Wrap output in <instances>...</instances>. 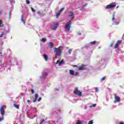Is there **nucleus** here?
Wrapping results in <instances>:
<instances>
[{
  "mask_svg": "<svg viewBox=\"0 0 124 124\" xmlns=\"http://www.w3.org/2000/svg\"><path fill=\"white\" fill-rule=\"evenodd\" d=\"M71 20H67L66 24L65 25V30L66 31H70V29H71Z\"/></svg>",
  "mask_w": 124,
  "mask_h": 124,
  "instance_id": "1",
  "label": "nucleus"
},
{
  "mask_svg": "<svg viewBox=\"0 0 124 124\" xmlns=\"http://www.w3.org/2000/svg\"><path fill=\"white\" fill-rule=\"evenodd\" d=\"M60 48H62V46H60L58 48H54V52L56 56H61L62 55V49Z\"/></svg>",
  "mask_w": 124,
  "mask_h": 124,
  "instance_id": "2",
  "label": "nucleus"
},
{
  "mask_svg": "<svg viewBox=\"0 0 124 124\" xmlns=\"http://www.w3.org/2000/svg\"><path fill=\"white\" fill-rule=\"evenodd\" d=\"M59 22H54L51 24V28L53 31H56L57 28H59Z\"/></svg>",
  "mask_w": 124,
  "mask_h": 124,
  "instance_id": "3",
  "label": "nucleus"
},
{
  "mask_svg": "<svg viewBox=\"0 0 124 124\" xmlns=\"http://www.w3.org/2000/svg\"><path fill=\"white\" fill-rule=\"evenodd\" d=\"M116 7V3L112 2V3H111L110 4L107 5L106 7V9H109L111 8H113V7Z\"/></svg>",
  "mask_w": 124,
  "mask_h": 124,
  "instance_id": "4",
  "label": "nucleus"
},
{
  "mask_svg": "<svg viewBox=\"0 0 124 124\" xmlns=\"http://www.w3.org/2000/svg\"><path fill=\"white\" fill-rule=\"evenodd\" d=\"M5 108H6V106H2L1 107V108H0V114L2 116H3V117L4 116V114H5L4 109H5Z\"/></svg>",
  "mask_w": 124,
  "mask_h": 124,
  "instance_id": "5",
  "label": "nucleus"
},
{
  "mask_svg": "<svg viewBox=\"0 0 124 124\" xmlns=\"http://www.w3.org/2000/svg\"><path fill=\"white\" fill-rule=\"evenodd\" d=\"M63 63H64V60H63V59L61 61V60H58L56 62L55 64L56 65H58V66H61V65H62V64H63Z\"/></svg>",
  "mask_w": 124,
  "mask_h": 124,
  "instance_id": "6",
  "label": "nucleus"
},
{
  "mask_svg": "<svg viewBox=\"0 0 124 124\" xmlns=\"http://www.w3.org/2000/svg\"><path fill=\"white\" fill-rule=\"evenodd\" d=\"M75 94H77L78 95H79V96H81L82 95V92L81 91H79L78 89H76L75 91L74 92Z\"/></svg>",
  "mask_w": 124,
  "mask_h": 124,
  "instance_id": "7",
  "label": "nucleus"
},
{
  "mask_svg": "<svg viewBox=\"0 0 124 124\" xmlns=\"http://www.w3.org/2000/svg\"><path fill=\"white\" fill-rule=\"evenodd\" d=\"M114 98H115V100L114 102V103H116V102H120L121 101V98L116 95V94L114 95Z\"/></svg>",
  "mask_w": 124,
  "mask_h": 124,
  "instance_id": "8",
  "label": "nucleus"
},
{
  "mask_svg": "<svg viewBox=\"0 0 124 124\" xmlns=\"http://www.w3.org/2000/svg\"><path fill=\"white\" fill-rule=\"evenodd\" d=\"M68 13V16L69 17L70 19H71V20H73V19H74V16H73V13L69 12Z\"/></svg>",
  "mask_w": 124,
  "mask_h": 124,
  "instance_id": "9",
  "label": "nucleus"
},
{
  "mask_svg": "<svg viewBox=\"0 0 124 124\" xmlns=\"http://www.w3.org/2000/svg\"><path fill=\"white\" fill-rule=\"evenodd\" d=\"M64 10V8H62L60 10H59L58 12V13L56 15V18H58L59 17V15L61 14L62 13V11H63Z\"/></svg>",
  "mask_w": 124,
  "mask_h": 124,
  "instance_id": "10",
  "label": "nucleus"
},
{
  "mask_svg": "<svg viewBox=\"0 0 124 124\" xmlns=\"http://www.w3.org/2000/svg\"><path fill=\"white\" fill-rule=\"evenodd\" d=\"M78 69L79 70H85L86 67H85V65L79 66L78 67Z\"/></svg>",
  "mask_w": 124,
  "mask_h": 124,
  "instance_id": "11",
  "label": "nucleus"
},
{
  "mask_svg": "<svg viewBox=\"0 0 124 124\" xmlns=\"http://www.w3.org/2000/svg\"><path fill=\"white\" fill-rule=\"evenodd\" d=\"M46 76H47V73H43L42 76L41 77V79H45Z\"/></svg>",
  "mask_w": 124,
  "mask_h": 124,
  "instance_id": "12",
  "label": "nucleus"
},
{
  "mask_svg": "<svg viewBox=\"0 0 124 124\" xmlns=\"http://www.w3.org/2000/svg\"><path fill=\"white\" fill-rule=\"evenodd\" d=\"M37 98H38V94H35L34 98L33 100V102H35L36 100H37Z\"/></svg>",
  "mask_w": 124,
  "mask_h": 124,
  "instance_id": "13",
  "label": "nucleus"
},
{
  "mask_svg": "<svg viewBox=\"0 0 124 124\" xmlns=\"http://www.w3.org/2000/svg\"><path fill=\"white\" fill-rule=\"evenodd\" d=\"M48 45H49V47L51 48L53 47V45H54V44H53V43H51V42H49L48 43Z\"/></svg>",
  "mask_w": 124,
  "mask_h": 124,
  "instance_id": "14",
  "label": "nucleus"
},
{
  "mask_svg": "<svg viewBox=\"0 0 124 124\" xmlns=\"http://www.w3.org/2000/svg\"><path fill=\"white\" fill-rule=\"evenodd\" d=\"M69 72H70V74H71V75H74V71H73L72 70H70Z\"/></svg>",
  "mask_w": 124,
  "mask_h": 124,
  "instance_id": "15",
  "label": "nucleus"
},
{
  "mask_svg": "<svg viewBox=\"0 0 124 124\" xmlns=\"http://www.w3.org/2000/svg\"><path fill=\"white\" fill-rule=\"evenodd\" d=\"M44 57L45 58V60L46 61V62H47V61H48V56H47L46 55H44Z\"/></svg>",
  "mask_w": 124,
  "mask_h": 124,
  "instance_id": "16",
  "label": "nucleus"
},
{
  "mask_svg": "<svg viewBox=\"0 0 124 124\" xmlns=\"http://www.w3.org/2000/svg\"><path fill=\"white\" fill-rule=\"evenodd\" d=\"M83 122L80 120H78V121L76 123V124H82Z\"/></svg>",
  "mask_w": 124,
  "mask_h": 124,
  "instance_id": "17",
  "label": "nucleus"
},
{
  "mask_svg": "<svg viewBox=\"0 0 124 124\" xmlns=\"http://www.w3.org/2000/svg\"><path fill=\"white\" fill-rule=\"evenodd\" d=\"M41 40L42 42H45L46 39V38H43Z\"/></svg>",
  "mask_w": 124,
  "mask_h": 124,
  "instance_id": "18",
  "label": "nucleus"
},
{
  "mask_svg": "<svg viewBox=\"0 0 124 124\" xmlns=\"http://www.w3.org/2000/svg\"><path fill=\"white\" fill-rule=\"evenodd\" d=\"M71 52H72V48H70L68 50V53L69 55L71 54Z\"/></svg>",
  "mask_w": 124,
  "mask_h": 124,
  "instance_id": "19",
  "label": "nucleus"
},
{
  "mask_svg": "<svg viewBox=\"0 0 124 124\" xmlns=\"http://www.w3.org/2000/svg\"><path fill=\"white\" fill-rule=\"evenodd\" d=\"M21 21H22V22H23L24 24H26V22H25V21H24V19H23V16H21Z\"/></svg>",
  "mask_w": 124,
  "mask_h": 124,
  "instance_id": "20",
  "label": "nucleus"
},
{
  "mask_svg": "<svg viewBox=\"0 0 124 124\" xmlns=\"http://www.w3.org/2000/svg\"><path fill=\"white\" fill-rule=\"evenodd\" d=\"M14 106L15 107V108H16V109H19V106L16 104H14Z\"/></svg>",
  "mask_w": 124,
  "mask_h": 124,
  "instance_id": "21",
  "label": "nucleus"
},
{
  "mask_svg": "<svg viewBox=\"0 0 124 124\" xmlns=\"http://www.w3.org/2000/svg\"><path fill=\"white\" fill-rule=\"evenodd\" d=\"M0 27H3V24H2V22L0 20Z\"/></svg>",
  "mask_w": 124,
  "mask_h": 124,
  "instance_id": "22",
  "label": "nucleus"
},
{
  "mask_svg": "<svg viewBox=\"0 0 124 124\" xmlns=\"http://www.w3.org/2000/svg\"><path fill=\"white\" fill-rule=\"evenodd\" d=\"M121 42H122V41H117L116 44H117V45H119L120 43H121Z\"/></svg>",
  "mask_w": 124,
  "mask_h": 124,
  "instance_id": "23",
  "label": "nucleus"
},
{
  "mask_svg": "<svg viewBox=\"0 0 124 124\" xmlns=\"http://www.w3.org/2000/svg\"><path fill=\"white\" fill-rule=\"evenodd\" d=\"M90 108H92V107H95V104H94L93 105H92L91 106H89Z\"/></svg>",
  "mask_w": 124,
  "mask_h": 124,
  "instance_id": "24",
  "label": "nucleus"
},
{
  "mask_svg": "<svg viewBox=\"0 0 124 124\" xmlns=\"http://www.w3.org/2000/svg\"><path fill=\"white\" fill-rule=\"evenodd\" d=\"M26 3H27V4H30V3H31V1H30L29 0H26Z\"/></svg>",
  "mask_w": 124,
  "mask_h": 124,
  "instance_id": "25",
  "label": "nucleus"
},
{
  "mask_svg": "<svg viewBox=\"0 0 124 124\" xmlns=\"http://www.w3.org/2000/svg\"><path fill=\"white\" fill-rule=\"evenodd\" d=\"M4 118H3V117H0V122H1L2 121H3V119Z\"/></svg>",
  "mask_w": 124,
  "mask_h": 124,
  "instance_id": "26",
  "label": "nucleus"
},
{
  "mask_svg": "<svg viewBox=\"0 0 124 124\" xmlns=\"http://www.w3.org/2000/svg\"><path fill=\"white\" fill-rule=\"evenodd\" d=\"M93 124V121H90L88 123V124Z\"/></svg>",
  "mask_w": 124,
  "mask_h": 124,
  "instance_id": "27",
  "label": "nucleus"
},
{
  "mask_svg": "<svg viewBox=\"0 0 124 124\" xmlns=\"http://www.w3.org/2000/svg\"><path fill=\"white\" fill-rule=\"evenodd\" d=\"M118 46H119V45H118L117 44H115V46H114V48L116 49L117 48H118Z\"/></svg>",
  "mask_w": 124,
  "mask_h": 124,
  "instance_id": "28",
  "label": "nucleus"
},
{
  "mask_svg": "<svg viewBox=\"0 0 124 124\" xmlns=\"http://www.w3.org/2000/svg\"><path fill=\"white\" fill-rule=\"evenodd\" d=\"M94 43H95V41L90 42V44H92L93 45H94Z\"/></svg>",
  "mask_w": 124,
  "mask_h": 124,
  "instance_id": "29",
  "label": "nucleus"
},
{
  "mask_svg": "<svg viewBox=\"0 0 124 124\" xmlns=\"http://www.w3.org/2000/svg\"><path fill=\"white\" fill-rule=\"evenodd\" d=\"M104 80H105V77H103V78L101 79V81H104Z\"/></svg>",
  "mask_w": 124,
  "mask_h": 124,
  "instance_id": "30",
  "label": "nucleus"
},
{
  "mask_svg": "<svg viewBox=\"0 0 124 124\" xmlns=\"http://www.w3.org/2000/svg\"><path fill=\"white\" fill-rule=\"evenodd\" d=\"M99 91V90H98V88H96L95 89V92H96V93H98Z\"/></svg>",
  "mask_w": 124,
  "mask_h": 124,
  "instance_id": "31",
  "label": "nucleus"
},
{
  "mask_svg": "<svg viewBox=\"0 0 124 124\" xmlns=\"http://www.w3.org/2000/svg\"><path fill=\"white\" fill-rule=\"evenodd\" d=\"M31 9L32 12H35V10H34V9H33V8L31 7Z\"/></svg>",
  "mask_w": 124,
  "mask_h": 124,
  "instance_id": "32",
  "label": "nucleus"
},
{
  "mask_svg": "<svg viewBox=\"0 0 124 124\" xmlns=\"http://www.w3.org/2000/svg\"><path fill=\"white\" fill-rule=\"evenodd\" d=\"M56 59H58V55H55V58L53 59V61H55Z\"/></svg>",
  "mask_w": 124,
  "mask_h": 124,
  "instance_id": "33",
  "label": "nucleus"
},
{
  "mask_svg": "<svg viewBox=\"0 0 124 124\" xmlns=\"http://www.w3.org/2000/svg\"><path fill=\"white\" fill-rule=\"evenodd\" d=\"M74 75L75 76H77V75H78V73H77V72L75 73V74H74Z\"/></svg>",
  "mask_w": 124,
  "mask_h": 124,
  "instance_id": "34",
  "label": "nucleus"
},
{
  "mask_svg": "<svg viewBox=\"0 0 124 124\" xmlns=\"http://www.w3.org/2000/svg\"><path fill=\"white\" fill-rule=\"evenodd\" d=\"M4 33H2V34H1L0 35V37H2V36H3V34H4Z\"/></svg>",
  "mask_w": 124,
  "mask_h": 124,
  "instance_id": "35",
  "label": "nucleus"
},
{
  "mask_svg": "<svg viewBox=\"0 0 124 124\" xmlns=\"http://www.w3.org/2000/svg\"><path fill=\"white\" fill-rule=\"evenodd\" d=\"M40 14H41V13H40V12H37V15H40Z\"/></svg>",
  "mask_w": 124,
  "mask_h": 124,
  "instance_id": "36",
  "label": "nucleus"
},
{
  "mask_svg": "<svg viewBox=\"0 0 124 124\" xmlns=\"http://www.w3.org/2000/svg\"><path fill=\"white\" fill-rule=\"evenodd\" d=\"M111 20H112V21H114V16H112Z\"/></svg>",
  "mask_w": 124,
  "mask_h": 124,
  "instance_id": "37",
  "label": "nucleus"
},
{
  "mask_svg": "<svg viewBox=\"0 0 124 124\" xmlns=\"http://www.w3.org/2000/svg\"><path fill=\"white\" fill-rule=\"evenodd\" d=\"M40 100H41V97H39V98L38 99V101H40Z\"/></svg>",
  "mask_w": 124,
  "mask_h": 124,
  "instance_id": "38",
  "label": "nucleus"
},
{
  "mask_svg": "<svg viewBox=\"0 0 124 124\" xmlns=\"http://www.w3.org/2000/svg\"><path fill=\"white\" fill-rule=\"evenodd\" d=\"M43 122H45V120L43 119V121H41L40 124H42Z\"/></svg>",
  "mask_w": 124,
  "mask_h": 124,
  "instance_id": "39",
  "label": "nucleus"
},
{
  "mask_svg": "<svg viewBox=\"0 0 124 124\" xmlns=\"http://www.w3.org/2000/svg\"><path fill=\"white\" fill-rule=\"evenodd\" d=\"M114 24L115 25H119V23L118 22H115Z\"/></svg>",
  "mask_w": 124,
  "mask_h": 124,
  "instance_id": "40",
  "label": "nucleus"
},
{
  "mask_svg": "<svg viewBox=\"0 0 124 124\" xmlns=\"http://www.w3.org/2000/svg\"><path fill=\"white\" fill-rule=\"evenodd\" d=\"M32 93H34V91L33 90H31Z\"/></svg>",
  "mask_w": 124,
  "mask_h": 124,
  "instance_id": "41",
  "label": "nucleus"
},
{
  "mask_svg": "<svg viewBox=\"0 0 124 124\" xmlns=\"http://www.w3.org/2000/svg\"><path fill=\"white\" fill-rule=\"evenodd\" d=\"M27 102H28V103H29V102H31V101L30 100H28Z\"/></svg>",
  "mask_w": 124,
  "mask_h": 124,
  "instance_id": "42",
  "label": "nucleus"
},
{
  "mask_svg": "<svg viewBox=\"0 0 124 124\" xmlns=\"http://www.w3.org/2000/svg\"><path fill=\"white\" fill-rule=\"evenodd\" d=\"M119 124H124V123H123V122H120V123H119Z\"/></svg>",
  "mask_w": 124,
  "mask_h": 124,
  "instance_id": "43",
  "label": "nucleus"
},
{
  "mask_svg": "<svg viewBox=\"0 0 124 124\" xmlns=\"http://www.w3.org/2000/svg\"><path fill=\"white\" fill-rule=\"evenodd\" d=\"M113 46V44H110V47H112Z\"/></svg>",
  "mask_w": 124,
  "mask_h": 124,
  "instance_id": "44",
  "label": "nucleus"
},
{
  "mask_svg": "<svg viewBox=\"0 0 124 124\" xmlns=\"http://www.w3.org/2000/svg\"><path fill=\"white\" fill-rule=\"evenodd\" d=\"M119 7V6H117V7H116V8H118Z\"/></svg>",
  "mask_w": 124,
  "mask_h": 124,
  "instance_id": "45",
  "label": "nucleus"
},
{
  "mask_svg": "<svg viewBox=\"0 0 124 124\" xmlns=\"http://www.w3.org/2000/svg\"><path fill=\"white\" fill-rule=\"evenodd\" d=\"M1 13V12H0V14Z\"/></svg>",
  "mask_w": 124,
  "mask_h": 124,
  "instance_id": "46",
  "label": "nucleus"
}]
</instances>
